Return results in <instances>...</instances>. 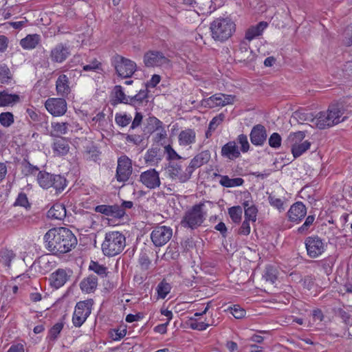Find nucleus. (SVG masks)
Listing matches in <instances>:
<instances>
[{"mask_svg": "<svg viewBox=\"0 0 352 352\" xmlns=\"http://www.w3.org/2000/svg\"><path fill=\"white\" fill-rule=\"evenodd\" d=\"M46 248L53 254L70 252L77 244V239L68 228L59 227L50 229L45 236Z\"/></svg>", "mask_w": 352, "mask_h": 352, "instance_id": "1", "label": "nucleus"}, {"mask_svg": "<svg viewBox=\"0 0 352 352\" xmlns=\"http://www.w3.org/2000/svg\"><path fill=\"white\" fill-rule=\"evenodd\" d=\"M208 205V201L200 202L188 210L181 221L182 226L191 230H195L201 226L207 215L206 208Z\"/></svg>", "mask_w": 352, "mask_h": 352, "instance_id": "2", "label": "nucleus"}, {"mask_svg": "<svg viewBox=\"0 0 352 352\" xmlns=\"http://www.w3.org/2000/svg\"><path fill=\"white\" fill-rule=\"evenodd\" d=\"M126 245V238L120 232L106 233L102 244V250L104 255L114 256L122 252Z\"/></svg>", "mask_w": 352, "mask_h": 352, "instance_id": "3", "label": "nucleus"}, {"mask_svg": "<svg viewBox=\"0 0 352 352\" xmlns=\"http://www.w3.org/2000/svg\"><path fill=\"white\" fill-rule=\"evenodd\" d=\"M212 38L223 41L231 36L235 30V24L228 19H217L210 24Z\"/></svg>", "mask_w": 352, "mask_h": 352, "instance_id": "4", "label": "nucleus"}, {"mask_svg": "<svg viewBox=\"0 0 352 352\" xmlns=\"http://www.w3.org/2000/svg\"><path fill=\"white\" fill-rule=\"evenodd\" d=\"M93 305L92 299L77 302L72 317V322L75 327H80L83 324L91 314Z\"/></svg>", "mask_w": 352, "mask_h": 352, "instance_id": "5", "label": "nucleus"}, {"mask_svg": "<svg viewBox=\"0 0 352 352\" xmlns=\"http://www.w3.org/2000/svg\"><path fill=\"white\" fill-rule=\"evenodd\" d=\"M305 137V133L303 131H298L289 135L288 140L292 143V153L294 158L300 157L310 148L311 143L309 141L301 142Z\"/></svg>", "mask_w": 352, "mask_h": 352, "instance_id": "6", "label": "nucleus"}, {"mask_svg": "<svg viewBox=\"0 0 352 352\" xmlns=\"http://www.w3.org/2000/svg\"><path fill=\"white\" fill-rule=\"evenodd\" d=\"M114 67L118 75L123 78H130L137 69L135 62L121 56L115 58Z\"/></svg>", "mask_w": 352, "mask_h": 352, "instance_id": "7", "label": "nucleus"}, {"mask_svg": "<svg viewBox=\"0 0 352 352\" xmlns=\"http://www.w3.org/2000/svg\"><path fill=\"white\" fill-rule=\"evenodd\" d=\"M166 172L169 177L174 180H178L181 183L188 182L192 176V170L188 166L184 170L180 163L170 162L166 168Z\"/></svg>", "mask_w": 352, "mask_h": 352, "instance_id": "8", "label": "nucleus"}, {"mask_svg": "<svg viewBox=\"0 0 352 352\" xmlns=\"http://www.w3.org/2000/svg\"><path fill=\"white\" fill-rule=\"evenodd\" d=\"M307 255L315 258L320 256L325 250L326 244L318 236H308L305 240Z\"/></svg>", "mask_w": 352, "mask_h": 352, "instance_id": "9", "label": "nucleus"}, {"mask_svg": "<svg viewBox=\"0 0 352 352\" xmlns=\"http://www.w3.org/2000/svg\"><path fill=\"white\" fill-rule=\"evenodd\" d=\"M172 236V228L165 226H156L151 233V241L155 247L164 245L170 241Z\"/></svg>", "mask_w": 352, "mask_h": 352, "instance_id": "10", "label": "nucleus"}, {"mask_svg": "<svg viewBox=\"0 0 352 352\" xmlns=\"http://www.w3.org/2000/svg\"><path fill=\"white\" fill-rule=\"evenodd\" d=\"M70 56V46L67 43H59L56 44L50 52V58L53 63H63Z\"/></svg>", "mask_w": 352, "mask_h": 352, "instance_id": "11", "label": "nucleus"}, {"mask_svg": "<svg viewBox=\"0 0 352 352\" xmlns=\"http://www.w3.org/2000/svg\"><path fill=\"white\" fill-rule=\"evenodd\" d=\"M131 160L126 156H121L118 160L116 168V179L120 182H124L129 179L132 173Z\"/></svg>", "mask_w": 352, "mask_h": 352, "instance_id": "12", "label": "nucleus"}, {"mask_svg": "<svg viewBox=\"0 0 352 352\" xmlns=\"http://www.w3.org/2000/svg\"><path fill=\"white\" fill-rule=\"evenodd\" d=\"M139 181L148 189H155L161 185L160 173L155 168L141 173Z\"/></svg>", "mask_w": 352, "mask_h": 352, "instance_id": "13", "label": "nucleus"}, {"mask_svg": "<svg viewBox=\"0 0 352 352\" xmlns=\"http://www.w3.org/2000/svg\"><path fill=\"white\" fill-rule=\"evenodd\" d=\"M45 107L53 116H61L67 111V102L63 98H51L45 102Z\"/></svg>", "mask_w": 352, "mask_h": 352, "instance_id": "14", "label": "nucleus"}, {"mask_svg": "<svg viewBox=\"0 0 352 352\" xmlns=\"http://www.w3.org/2000/svg\"><path fill=\"white\" fill-rule=\"evenodd\" d=\"M168 62V58L157 51H150L144 56V63L148 67H158Z\"/></svg>", "mask_w": 352, "mask_h": 352, "instance_id": "15", "label": "nucleus"}, {"mask_svg": "<svg viewBox=\"0 0 352 352\" xmlns=\"http://www.w3.org/2000/svg\"><path fill=\"white\" fill-rule=\"evenodd\" d=\"M69 272H71L67 271L65 269L59 268L56 270L50 276V285L55 289H58L63 286L71 276L69 274Z\"/></svg>", "mask_w": 352, "mask_h": 352, "instance_id": "16", "label": "nucleus"}, {"mask_svg": "<svg viewBox=\"0 0 352 352\" xmlns=\"http://www.w3.org/2000/svg\"><path fill=\"white\" fill-rule=\"evenodd\" d=\"M307 214L305 206L300 201L294 203L287 212V217L290 221L299 222Z\"/></svg>", "mask_w": 352, "mask_h": 352, "instance_id": "17", "label": "nucleus"}, {"mask_svg": "<svg viewBox=\"0 0 352 352\" xmlns=\"http://www.w3.org/2000/svg\"><path fill=\"white\" fill-rule=\"evenodd\" d=\"M251 142L255 146H263L267 140V131L262 124L253 126L250 134Z\"/></svg>", "mask_w": 352, "mask_h": 352, "instance_id": "18", "label": "nucleus"}, {"mask_svg": "<svg viewBox=\"0 0 352 352\" xmlns=\"http://www.w3.org/2000/svg\"><path fill=\"white\" fill-rule=\"evenodd\" d=\"M344 109L343 106L340 104H332L329 105L327 113L329 115L330 118H332L331 120H333V126L336 125L346 119V116H344Z\"/></svg>", "mask_w": 352, "mask_h": 352, "instance_id": "19", "label": "nucleus"}, {"mask_svg": "<svg viewBox=\"0 0 352 352\" xmlns=\"http://www.w3.org/2000/svg\"><path fill=\"white\" fill-rule=\"evenodd\" d=\"M221 155L230 160H234L241 156V153L236 143L230 141L222 146Z\"/></svg>", "mask_w": 352, "mask_h": 352, "instance_id": "20", "label": "nucleus"}, {"mask_svg": "<svg viewBox=\"0 0 352 352\" xmlns=\"http://www.w3.org/2000/svg\"><path fill=\"white\" fill-rule=\"evenodd\" d=\"M211 158L210 152L208 150H205L197 154L190 161L188 166L190 168L192 173L194 170L201 167V166L207 164Z\"/></svg>", "mask_w": 352, "mask_h": 352, "instance_id": "21", "label": "nucleus"}, {"mask_svg": "<svg viewBox=\"0 0 352 352\" xmlns=\"http://www.w3.org/2000/svg\"><path fill=\"white\" fill-rule=\"evenodd\" d=\"M329 117L327 111H321L311 121L320 129H324L333 126V120Z\"/></svg>", "mask_w": 352, "mask_h": 352, "instance_id": "22", "label": "nucleus"}, {"mask_svg": "<svg viewBox=\"0 0 352 352\" xmlns=\"http://www.w3.org/2000/svg\"><path fill=\"white\" fill-rule=\"evenodd\" d=\"M56 89L57 95L65 97L71 91L69 78L65 74H60L56 81Z\"/></svg>", "mask_w": 352, "mask_h": 352, "instance_id": "23", "label": "nucleus"}, {"mask_svg": "<svg viewBox=\"0 0 352 352\" xmlns=\"http://www.w3.org/2000/svg\"><path fill=\"white\" fill-rule=\"evenodd\" d=\"M144 159L147 164L151 166H157L162 160L160 148L155 147L148 149Z\"/></svg>", "mask_w": 352, "mask_h": 352, "instance_id": "24", "label": "nucleus"}, {"mask_svg": "<svg viewBox=\"0 0 352 352\" xmlns=\"http://www.w3.org/2000/svg\"><path fill=\"white\" fill-rule=\"evenodd\" d=\"M196 141V133L194 129H186L180 131L178 135V142L180 146H187L194 144Z\"/></svg>", "mask_w": 352, "mask_h": 352, "instance_id": "25", "label": "nucleus"}, {"mask_svg": "<svg viewBox=\"0 0 352 352\" xmlns=\"http://www.w3.org/2000/svg\"><path fill=\"white\" fill-rule=\"evenodd\" d=\"M19 102V94H10L8 89L0 91V107L14 106Z\"/></svg>", "mask_w": 352, "mask_h": 352, "instance_id": "26", "label": "nucleus"}, {"mask_svg": "<svg viewBox=\"0 0 352 352\" xmlns=\"http://www.w3.org/2000/svg\"><path fill=\"white\" fill-rule=\"evenodd\" d=\"M41 43V36L37 34H28L21 39L20 45L24 50H30L35 49Z\"/></svg>", "mask_w": 352, "mask_h": 352, "instance_id": "27", "label": "nucleus"}, {"mask_svg": "<svg viewBox=\"0 0 352 352\" xmlns=\"http://www.w3.org/2000/svg\"><path fill=\"white\" fill-rule=\"evenodd\" d=\"M98 286V278L94 275H89L84 278L80 283V287L82 292L90 294L94 292Z\"/></svg>", "mask_w": 352, "mask_h": 352, "instance_id": "28", "label": "nucleus"}, {"mask_svg": "<svg viewBox=\"0 0 352 352\" xmlns=\"http://www.w3.org/2000/svg\"><path fill=\"white\" fill-rule=\"evenodd\" d=\"M267 23L261 21L254 26L248 28L245 32V39L251 41L256 36H260L263 30L267 27Z\"/></svg>", "mask_w": 352, "mask_h": 352, "instance_id": "29", "label": "nucleus"}, {"mask_svg": "<svg viewBox=\"0 0 352 352\" xmlns=\"http://www.w3.org/2000/svg\"><path fill=\"white\" fill-rule=\"evenodd\" d=\"M66 216V209L61 204H54L47 212V217L50 219L62 220Z\"/></svg>", "mask_w": 352, "mask_h": 352, "instance_id": "30", "label": "nucleus"}, {"mask_svg": "<svg viewBox=\"0 0 352 352\" xmlns=\"http://www.w3.org/2000/svg\"><path fill=\"white\" fill-rule=\"evenodd\" d=\"M52 148L56 154L58 155H65L68 153L69 146L65 138H59L54 141Z\"/></svg>", "mask_w": 352, "mask_h": 352, "instance_id": "31", "label": "nucleus"}, {"mask_svg": "<svg viewBox=\"0 0 352 352\" xmlns=\"http://www.w3.org/2000/svg\"><path fill=\"white\" fill-rule=\"evenodd\" d=\"M148 90L147 89H141L134 96L131 97L129 104L138 107L142 105L144 103H147Z\"/></svg>", "mask_w": 352, "mask_h": 352, "instance_id": "32", "label": "nucleus"}, {"mask_svg": "<svg viewBox=\"0 0 352 352\" xmlns=\"http://www.w3.org/2000/svg\"><path fill=\"white\" fill-rule=\"evenodd\" d=\"M54 175L45 171H39L37 175V181L40 186L45 189L52 187Z\"/></svg>", "mask_w": 352, "mask_h": 352, "instance_id": "33", "label": "nucleus"}, {"mask_svg": "<svg viewBox=\"0 0 352 352\" xmlns=\"http://www.w3.org/2000/svg\"><path fill=\"white\" fill-rule=\"evenodd\" d=\"M215 105L218 107H224L232 104L234 100V96L223 94H216L212 96Z\"/></svg>", "mask_w": 352, "mask_h": 352, "instance_id": "34", "label": "nucleus"}, {"mask_svg": "<svg viewBox=\"0 0 352 352\" xmlns=\"http://www.w3.org/2000/svg\"><path fill=\"white\" fill-rule=\"evenodd\" d=\"M51 135L52 136L59 137L67 133L69 124L67 122H52Z\"/></svg>", "mask_w": 352, "mask_h": 352, "instance_id": "35", "label": "nucleus"}, {"mask_svg": "<svg viewBox=\"0 0 352 352\" xmlns=\"http://www.w3.org/2000/svg\"><path fill=\"white\" fill-rule=\"evenodd\" d=\"M244 180L241 177L231 179L227 175L221 176V179L219 181V184L226 188L239 186H241Z\"/></svg>", "mask_w": 352, "mask_h": 352, "instance_id": "36", "label": "nucleus"}, {"mask_svg": "<svg viewBox=\"0 0 352 352\" xmlns=\"http://www.w3.org/2000/svg\"><path fill=\"white\" fill-rule=\"evenodd\" d=\"M12 74L8 65L0 64V83L9 84L12 80Z\"/></svg>", "mask_w": 352, "mask_h": 352, "instance_id": "37", "label": "nucleus"}, {"mask_svg": "<svg viewBox=\"0 0 352 352\" xmlns=\"http://www.w3.org/2000/svg\"><path fill=\"white\" fill-rule=\"evenodd\" d=\"M52 183V187L54 188L57 192L63 191L67 186L66 179L60 175H54Z\"/></svg>", "mask_w": 352, "mask_h": 352, "instance_id": "38", "label": "nucleus"}, {"mask_svg": "<svg viewBox=\"0 0 352 352\" xmlns=\"http://www.w3.org/2000/svg\"><path fill=\"white\" fill-rule=\"evenodd\" d=\"M14 252L8 249H1L0 250V262L6 266L10 267L12 260L14 258Z\"/></svg>", "mask_w": 352, "mask_h": 352, "instance_id": "39", "label": "nucleus"}, {"mask_svg": "<svg viewBox=\"0 0 352 352\" xmlns=\"http://www.w3.org/2000/svg\"><path fill=\"white\" fill-rule=\"evenodd\" d=\"M243 210L240 206H232L228 209V214L234 223H239L242 217Z\"/></svg>", "mask_w": 352, "mask_h": 352, "instance_id": "40", "label": "nucleus"}, {"mask_svg": "<svg viewBox=\"0 0 352 352\" xmlns=\"http://www.w3.org/2000/svg\"><path fill=\"white\" fill-rule=\"evenodd\" d=\"M35 268H38L41 274H46L51 268V263L46 258H40L36 263H34Z\"/></svg>", "mask_w": 352, "mask_h": 352, "instance_id": "41", "label": "nucleus"}, {"mask_svg": "<svg viewBox=\"0 0 352 352\" xmlns=\"http://www.w3.org/2000/svg\"><path fill=\"white\" fill-rule=\"evenodd\" d=\"M113 91L115 97L119 102L129 104L131 97L126 96L123 91L122 87L120 85H116L114 87Z\"/></svg>", "mask_w": 352, "mask_h": 352, "instance_id": "42", "label": "nucleus"}, {"mask_svg": "<svg viewBox=\"0 0 352 352\" xmlns=\"http://www.w3.org/2000/svg\"><path fill=\"white\" fill-rule=\"evenodd\" d=\"M171 287L169 283L162 281L160 282L156 288L158 298L164 299L166 297L167 294L170 292Z\"/></svg>", "mask_w": 352, "mask_h": 352, "instance_id": "43", "label": "nucleus"}, {"mask_svg": "<svg viewBox=\"0 0 352 352\" xmlns=\"http://www.w3.org/2000/svg\"><path fill=\"white\" fill-rule=\"evenodd\" d=\"M89 268L102 278L107 276L108 274L107 267L100 265L98 262L91 261Z\"/></svg>", "mask_w": 352, "mask_h": 352, "instance_id": "44", "label": "nucleus"}, {"mask_svg": "<svg viewBox=\"0 0 352 352\" xmlns=\"http://www.w3.org/2000/svg\"><path fill=\"white\" fill-rule=\"evenodd\" d=\"M270 204L276 208L280 212L285 210L284 201L280 198L276 197L275 195H270L268 197Z\"/></svg>", "mask_w": 352, "mask_h": 352, "instance_id": "45", "label": "nucleus"}, {"mask_svg": "<svg viewBox=\"0 0 352 352\" xmlns=\"http://www.w3.org/2000/svg\"><path fill=\"white\" fill-rule=\"evenodd\" d=\"M14 115L7 111L0 113V124L4 127H9L14 123Z\"/></svg>", "mask_w": 352, "mask_h": 352, "instance_id": "46", "label": "nucleus"}, {"mask_svg": "<svg viewBox=\"0 0 352 352\" xmlns=\"http://www.w3.org/2000/svg\"><path fill=\"white\" fill-rule=\"evenodd\" d=\"M63 328L62 322L56 323L49 331L48 336L50 340L55 341Z\"/></svg>", "mask_w": 352, "mask_h": 352, "instance_id": "47", "label": "nucleus"}, {"mask_svg": "<svg viewBox=\"0 0 352 352\" xmlns=\"http://www.w3.org/2000/svg\"><path fill=\"white\" fill-rule=\"evenodd\" d=\"M224 118L225 115L223 113H220L212 119L209 124L208 130L206 133V138H208L210 131H214L217 127L223 122Z\"/></svg>", "mask_w": 352, "mask_h": 352, "instance_id": "48", "label": "nucleus"}, {"mask_svg": "<svg viewBox=\"0 0 352 352\" xmlns=\"http://www.w3.org/2000/svg\"><path fill=\"white\" fill-rule=\"evenodd\" d=\"M132 118L131 116L122 113H116L115 116L116 123L122 127L126 126L131 122Z\"/></svg>", "mask_w": 352, "mask_h": 352, "instance_id": "49", "label": "nucleus"}, {"mask_svg": "<svg viewBox=\"0 0 352 352\" xmlns=\"http://www.w3.org/2000/svg\"><path fill=\"white\" fill-rule=\"evenodd\" d=\"M258 210L254 205L250 206V207L245 208V219L255 222L256 221Z\"/></svg>", "mask_w": 352, "mask_h": 352, "instance_id": "50", "label": "nucleus"}, {"mask_svg": "<svg viewBox=\"0 0 352 352\" xmlns=\"http://www.w3.org/2000/svg\"><path fill=\"white\" fill-rule=\"evenodd\" d=\"M126 212L119 205L110 206V217L121 219L125 215Z\"/></svg>", "mask_w": 352, "mask_h": 352, "instance_id": "51", "label": "nucleus"}, {"mask_svg": "<svg viewBox=\"0 0 352 352\" xmlns=\"http://www.w3.org/2000/svg\"><path fill=\"white\" fill-rule=\"evenodd\" d=\"M282 138L278 133H273L268 140L269 145L274 148H278L281 145Z\"/></svg>", "mask_w": 352, "mask_h": 352, "instance_id": "52", "label": "nucleus"}, {"mask_svg": "<svg viewBox=\"0 0 352 352\" xmlns=\"http://www.w3.org/2000/svg\"><path fill=\"white\" fill-rule=\"evenodd\" d=\"M263 278L266 281L274 283L277 278L276 270L272 267H267L263 274Z\"/></svg>", "mask_w": 352, "mask_h": 352, "instance_id": "53", "label": "nucleus"}, {"mask_svg": "<svg viewBox=\"0 0 352 352\" xmlns=\"http://www.w3.org/2000/svg\"><path fill=\"white\" fill-rule=\"evenodd\" d=\"M237 142L241 145V151L243 153H246L249 151L250 144L248 140V137L245 134H240L237 137Z\"/></svg>", "mask_w": 352, "mask_h": 352, "instance_id": "54", "label": "nucleus"}, {"mask_svg": "<svg viewBox=\"0 0 352 352\" xmlns=\"http://www.w3.org/2000/svg\"><path fill=\"white\" fill-rule=\"evenodd\" d=\"M23 169L22 172L25 176L34 175L38 171V168L36 166L31 164L29 162H25L24 163H23Z\"/></svg>", "mask_w": 352, "mask_h": 352, "instance_id": "55", "label": "nucleus"}, {"mask_svg": "<svg viewBox=\"0 0 352 352\" xmlns=\"http://www.w3.org/2000/svg\"><path fill=\"white\" fill-rule=\"evenodd\" d=\"M315 217L313 215H309L306 219L305 223L298 228V232L300 234H305L309 226L313 223L314 221Z\"/></svg>", "mask_w": 352, "mask_h": 352, "instance_id": "56", "label": "nucleus"}, {"mask_svg": "<svg viewBox=\"0 0 352 352\" xmlns=\"http://www.w3.org/2000/svg\"><path fill=\"white\" fill-rule=\"evenodd\" d=\"M101 67V63L94 58L89 64L83 65L82 69L85 72H96Z\"/></svg>", "mask_w": 352, "mask_h": 352, "instance_id": "57", "label": "nucleus"}, {"mask_svg": "<svg viewBox=\"0 0 352 352\" xmlns=\"http://www.w3.org/2000/svg\"><path fill=\"white\" fill-rule=\"evenodd\" d=\"M165 152L167 154V159L169 160H175L181 159V156L179 155L174 148L170 145H167L164 147Z\"/></svg>", "mask_w": 352, "mask_h": 352, "instance_id": "58", "label": "nucleus"}, {"mask_svg": "<svg viewBox=\"0 0 352 352\" xmlns=\"http://www.w3.org/2000/svg\"><path fill=\"white\" fill-rule=\"evenodd\" d=\"M231 314L235 318L241 319L245 316V311L239 305H235L233 307H231Z\"/></svg>", "mask_w": 352, "mask_h": 352, "instance_id": "59", "label": "nucleus"}, {"mask_svg": "<svg viewBox=\"0 0 352 352\" xmlns=\"http://www.w3.org/2000/svg\"><path fill=\"white\" fill-rule=\"evenodd\" d=\"M14 206H20L25 208L29 206V202L26 195L23 192L19 194L18 197L14 203Z\"/></svg>", "mask_w": 352, "mask_h": 352, "instance_id": "60", "label": "nucleus"}, {"mask_svg": "<svg viewBox=\"0 0 352 352\" xmlns=\"http://www.w3.org/2000/svg\"><path fill=\"white\" fill-rule=\"evenodd\" d=\"M250 233V221L244 220L239 230V234L247 236Z\"/></svg>", "mask_w": 352, "mask_h": 352, "instance_id": "61", "label": "nucleus"}, {"mask_svg": "<svg viewBox=\"0 0 352 352\" xmlns=\"http://www.w3.org/2000/svg\"><path fill=\"white\" fill-rule=\"evenodd\" d=\"M143 137L140 135H127L126 140L128 142L133 143L135 145H139L143 141Z\"/></svg>", "mask_w": 352, "mask_h": 352, "instance_id": "62", "label": "nucleus"}, {"mask_svg": "<svg viewBox=\"0 0 352 352\" xmlns=\"http://www.w3.org/2000/svg\"><path fill=\"white\" fill-rule=\"evenodd\" d=\"M10 165L9 162H0V182H1L8 173V166Z\"/></svg>", "mask_w": 352, "mask_h": 352, "instance_id": "63", "label": "nucleus"}, {"mask_svg": "<svg viewBox=\"0 0 352 352\" xmlns=\"http://www.w3.org/2000/svg\"><path fill=\"white\" fill-rule=\"evenodd\" d=\"M142 119H143L142 114L140 112H136L135 118L132 122L130 129H134L138 127L140 125V124L142 121Z\"/></svg>", "mask_w": 352, "mask_h": 352, "instance_id": "64", "label": "nucleus"}]
</instances>
